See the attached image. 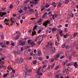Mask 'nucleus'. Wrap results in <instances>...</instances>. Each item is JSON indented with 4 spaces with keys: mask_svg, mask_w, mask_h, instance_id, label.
Segmentation results:
<instances>
[{
    "mask_svg": "<svg viewBox=\"0 0 78 78\" xmlns=\"http://www.w3.org/2000/svg\"><path fill=\"white\" fill-rule=\"evenodd\" d=\"M11 77L12 78H14V74L13 73H12L11 74Z\"/></svg>",
    "mask_w": 78,
    "mask_h": 78,
    "instance_id": "nucleus-37",
    "label": "nucleus"
},
{
    "mask_svg": "<svg viewBox=\"0 0 78 78\" xmlns=\"http://www.w3.org/2000/svg\"><path fill=\"white\" fill-rule=\"evenodd\" d=\"M22 12H23V10L22 9H21V10H20V11H19V13H20V14H21V13H22Z\"/></svg>",
    "mask_w": 78,
    "mask_h": 78,
    "instance_id": "nucleus-45",
    "label": "nucleus"
},
{
    "mask_svg": "<svg viewBox=\"0 0 78 78\" xmlns=\"http://www.w3.org/2000/svg\"><path fill=\"white\" fill-rule=\"evenodd\" d=\"M24 50V49H23V47H22L21 49V51H23Z\"/></svg>",
    "mask_w": 78,
    "mask_h": 78,
    "instance_id": "nucleus-63",
    "label": "nucleus"
},
{
    "mask_svg": "<svg viewBox=\"0 0 78 78\" xmlns=\"http://www.w3.org/2000/svg\"><path fill=\"white\" fill-rule=\"evenodd\" d=\"M46 66L45 65H44L42 67V68L41 69L42 71V72H45V69H46Z\"/></svg>",
    "mask_w": 78,
    "mask_h": 78,
    "instance_id": "nucleus-5",
    "label": "nucleus"
},
{
    "mask_svg": "<svg viewBox=\"0 0 78 78\" xmlns=\"http://www.w3.org/2000/svg\"><path fill=\"white\" fill-rule=\"evenodd\" d=\"M2 48H4V47H6V45H3L2 46Z\"/></svg>",
    "mask_w": 78,
    "mask_h": 78,
    "instance_id": "nucleus-64",
    "label": "nucleus"
},
{
    "mask_svg": "<svg viewBox=\"0 0 78 78\" xmlns=\"http://www.w3.org/2000/svg\"><path fill=\"white\" fill-rule=\"evenodd\" d=\"M38 38L37 37H36L35 39V41H36L38 40Z\"/></svg>",
    "mask_w": 78,
    "mask_h": 78,
    "instance_id": "nucleus-51",
    "label": "nucleus"
},
{
    "mask_svg": "<svg viewBox=\"0 0 78 78\" xmlns=\"http://www.w3.org/2000/svg\"><path fill=\"white\" fill-rule=\"evenodd\" d=\"M53 61H54V59L53 58H51L50 60V62H53Z\"/></svg>",
    "mask_w": 78,
    "mask_h": 78,
    "instance_id": "nucleus-53",
    "label": "nucleus"
},
{
    "mask_svg": "<svg viewBox=\"0 0 78 78\" xmlns=\"http://www.w3.org/2000/svg\"><path fill=\"white\" fill-rule=\"evenodd\" d=\"M50 5H49V4H47L45 6V8H48V7Z\"/></svg>",
    "mask_w": 78,
    "mask_h": 78,
    "instance_id": "nucleus-36",
    "label": "nucleus"
},
{
    "mask_svg": "<svg viewBox=\"0 0 78 78\" xmlns=\"http://www.w3.org/2000/svg\"><path fill=\"white\" fill-rule=\"evenodd\" d=\"M19 36L17 35L15 38V40H17V39H19Z\"/></svg>",
    "mask_w": 78,
    "mask_h": 78,
    "instance_id": "nucleus-26",
    "label": "nucleus"
},
{
    "mask_svg": "<svg viewBox=\"0 0 78 78\" xmlns=\"http://www.w3.org/2000/svg\"><path fill=\"white\" fill-rule=\"evenodd\" d=\"M59 54H57V55H56V57H55V58H59Z\"/></svg>",
    "mask_w": 78,
    "mask_h": 78,
    "instance_id": "nucleus-44",
    "label": "nucleus"
},
{
    "mask_svg": "<svg viewBox=\"0 0 78 78\" xmlns=\"http://www.w3.org/2000/svg\"><path fill=\"white\" fill-rule=\"evenodd\" d=\"M62 5V4L59 3L58 4V7H61V6Z\"/></svg>",
    "mask_w": 78,
    "mask_h": 78,
    "instance_id": "nucleus-50",
    "label": "nucleus"
},
{
    "mask_svg": "<svg viewBox=\"0 0 78 78\" xmlns=\"http://www.w3.org/2000/svg\"><path fill=\"white\" fill-rule=\"evenodd\" d=\"M38 59H39V60H40V61H42V60H43V59H42V58L41 57H39L38 58Z\"/></svg>",
    "mask_w": 78,
    "mask_h": 78,
    "instance_id": "nucleus-33",
    "label": "nucleus"
},
{
    "mask_svg": "<svg viewBox=\"0 0 78 78\" xmlns=\"http://www.w3.org/2000/svg\"><path fill=\"white\" fill-rule=\"evenodd\" d=\"M38 75H39V76H42L43 75V74H42V73H38Z\"/></svg>",
    "mask_w": 78,
    "mask_h": 78,
    "instance_id": "nucleus-43",
    "label": "nucleus"
},
{
    "mask_svg": "<svg viewBox=\"0 0 78 78\" xmlns=\"http://www.w3.org/2000/svg\"><path fill=\"white\" fill-rule=\"evenodd\" d=\"M64 58H65V56L63 55V56H62L60 57V59H63Z\"/></svg>",
    "mask_w": 78,
    "mask_h": 78,
    "instance_id": "nucleus-49",
    "label": "nucleus"
},
{
    "mask_svg": "<svg viewBox=\"0 0 78 78\" xmlns=\"http://www.w3.org/2000/svg\"><path fill=\"white\" fill-rule=\"evenodd\" d=\"M51 16H52V19H53V20H54L55 19V15L54 14H51Z\"/></svg>",
    "mask_w": 78,
    "mask_h": 78,
    "instance_id": "nucleus-29",
    "label": "nucleus"
},
{
    "mask_svg": "<svg viewBox=\"0 0 78 78\" xmlns=\"http://www.w3.org/2000/svg\"><path fill=\"white\" fill-rule=\"evenodd\" d=\"M64 31H65V32H66V33H67V28H65Z\"/></svg>",
    "mask_w": 78,
    "mask_h": 78,
    "instance_id": "nucleus-54",
    "label": "nucleus"
},
{
    "mask_svg": "<svg viewBox=\"0 0 78 78\" xmlns=\"http://www.w3.org/2000/svg\"><path fill=\"white\" fill-rule=\"evenodd\" d=\"M10 22H11V21L9 20H7L6 18L5 19L4 21V23H5V24H6V25H12V23L10 24Z\"/></svg>",
    "mask_w": 78,
    "mask_h": 78,
    "instance_id": "nucleus-1",
    "label": "nucleus"
},
{
    "mask_svg": "<svg viewBox=\"0 0 78 78\" xmlns=\"http://www.w3.org/2000/svg\"><path fill=\"white\" fill-rule=\"evenodd\" d=\"M42 22V19H41L40 20H39L37 22V23H41V22Z\"/></svg>",
    "mask_w": 78,
    "mask_h": 78,
    "instance_id": "nucleus-24",
    "label": "nucleus"
},
{
    "mask_svg": "<svg viewBox=\"0 0 78 78\" xmlns=\"http://www.w3.org/2000/svg\"><path fill=\"white\" fill-rule=\"evenodd\" d=\"M20 2V1H17L16 2V5H19V4Z\"/></svg>",
    "mask_w": 78,
    "mask_h": 78,
    "instance_id": "nucleus-58",
    "label": "nucleus"
},
{
    "mask_svg": "<svg viewBox=\"0 0 78 78\" xmlns=\"http://www.w3.org/2000/svg\"><path fill=\"white\" fill-rule=\"evenodd\" d=\"M41 51H39L38 52V56H40V55H41Z\"/></svg>",
    "mask_w": 78,
    "mask_h": 78,
    "instance_id": "nucleus-32",
    "label": "nucleus"
},
{
    "mask_svg": "<svg viewBox=\"0 0 78 78\" xmlns=\"http://www.w3.org/2000/svg\"><path fill=\"white\" fill-rule=\"evenodd\" d=\"M77 34H78V33L77 32L75 33L74 34V37H76V36H77Z\"/></svg>",
    "mask_w": 78,
    "mask_h": 78,
    "instance_id": "nucleus-30",
    "label": "nucleus"
},
{
    "mask_svg": "<svg viewBox=\"0 0 78 78\" xmlns=\"http://www.w3.org/2000/svg\"><path fill=\"white\" fill-rule=\"evenodd\" d=\"M37 26L36 25L34 27V28L33 29V31H34L35 30H36V29L37 28Z\"/></svg>",
    "mask_w": 78,
    "mask_h": 78,
    "instance_id": "nucleus-25",
    "label": "nucleus"
},
{
    "mask_svg": "<svg viewBox=\"0 0 78 78\" xmlns=\"http://www.w3.org/2000/svg\"><path fill=\"white\" fill-rule=\"evenodd\" d=\"M69 36V34H66L63 35V37L64 38H67L68 37V36Z\"/></svg>",
    "mask_w": 78,
    "mask_h": 78,
    "instance_id": "nucleus-20",
    "label": "nucleus"
},
{
    "mask_svg": "<svg viewBox=\"0 0 78 78\" xmlns=\"http://www.w3.org/2000/svg\"><path fill=\"white\" fill-rule=\"evenodd\" d=\"M11 69V66H9L7 67L8 70H10V69Z\"/></svg>",
    "mask_w": 78,
    "mask_h": 78,
    "instance_id": "nucleus-47",
    "label": "nucleus"
},
{
    "mask_svg": "<svg viewBox=\"0 0 78 78\" xmlns=\"http://www.w3.org/2000/svg\"><path fill=\"white\" fill-rule=\"evenodd\" d=\"M28 2H30V1L29 0H27L24 3H28Z\"/></svg>",
    "mask_w": 78,
    "mask_h": 78,
    "instance_id": "nucleus-34",
    "label": "nucleus"
},
{
    "mask_svg": "<svg viewBox=\"0 0 78 78\" xmlns=\"http://www.w3.org/2000/svg\"><path fill=\"white\" fill-rule=\"evenodd\" d=\"M20 45H21V46H23V45H24L25 44V41H23V42L21 43H20Z\"/></svg>",
    "mask_w": 78,
    "mask_h": 78,
    "instance_id": "nucleus-19",
    "label": "nucleus"
},
{
    "mask_svg": "<svg viewBox=\"0 0 78 78\" xmlns=\"http://www.w3.org/2000/svg\"><path fill=\"white\" fill-rule=\"evenodd\" d=\"M51 21V20H47L46 21V22H47V23H50V21Z\"/></svg>",
    "mask_w": 78,
    "mask_h": 78,
    "instance_id": "nucleus-57",
    "label": "nucleus"
},
{
    "mask_svg": "<svg viewBox=\"0 0 78 78\" xmlns=\"http://www.w3.org/2000/svg\"><path fill=\"white\" fill-rule=\"evenodd\" d=\"M48 45L51 47H50L51 48H53V47L54 46V44L53 43H50L49 44V42L48 43Z\"/></svg>",
    "mask_w": 78,
    "mask_h": 78,
    "instance_id": "nucleus-8",
    "label": "nucleus"
},
{
    "mask_svg": "<svg viewBox=\"0 0 78 78\" xmlns=\"http://www.w3.org/2000/svg\"><path fill=\"white\" fill-rule=\"evenodd\" d=\"M42 68V67L40 68L37 70V71L36 72V73L37 74H39V73H41V71L40 70Z\"/></svg>",
    "mask_w": 78,
    "mask_h": 78,
    "instance_id": "nucleus-10",
    "label": "nucleus"
},
{
    "mask_svg": "<svg viewBox=\"0 0 78 78\" xmlns=\"http://www.w3.org/2000/svg\"><path fill=\"white\" fill-rule=\"evenodd\" d=\"M76 41H74L73 43V45L74 47L76 45Z\"/></svg>",
    "mask_w": 78,
    "mask_h": 78,
    "instance_id": "nucleus-52",
    "label": "nucleus"
},
{
    "mask_svg": "<svg viewBox=\"0 0 78 78\" xmlns=\"http://www.w3.org/2000/svg\"><path fill=\"white\" fill-rule=\"evenodd\" d=\"M2 15H3V16H5L6 14H7V13L5 12H2Z\"/></svg>",
    "mask_w": 78,
    "mask_h": 78,
    "instance_id": "nucleus-40",
    "label": "nucleus"
},
{
    "mask_svg": "<svg viewBox=\"0 0 78 78\" xmlns=\"http://www.w3.org/2000/svg\"><path fill=\"white\" fill-rule=\"evenodd\" d=\"M41 31H42V30H41L40 29L38 31V34H39V33H41Z\"/></svg>",
    "mask_w": 78,
    "mask_h": 78,
    "instance_id": "nucleus-55",
    "label": "nucleus"
},
{
    "mask_svg": "<svg viewBox=\"0 0 78 78\" xmlns=\"http://www.w3.org/2000/svg\"><path fill=\"white\" fill-rule=\"evenodd\" d=\"M54 16L55 18H57V17H58V14H55Z\"/></svg>",
    "mask_w": 78,
    "mask_h": 78,
    "instance_id": "nucleus-60",
    "label": "nucleus"
},
{
    "mask_svg": "<svg viewBox=\"0 0 78 78\" xmlns=\"http://www.w3.org/2000/svg\"><path fill=\"white\" fill-rule=\"evenodd\" d=\"M27 75L29 76L30 75L28 73H27V71H25L23 74L24 77L25 78H27Z\"/></svg>",
    "mask_w": 78,
    "mask_h": 78,
    "instance_id": "nucleus-3",
    "label": "nucleus"
},
{
    "mask_svg": "<svg viewBox=\"0 0 78 78\" xmlns=\"http://www.w3.org/2000/svg\"><path fill=\"white\" fill-rule=\"evenodd\" d=\"M43 25H44V26H45V27H47V25H48V23L46 21L44 23H43Z\"/></svg>",
    "mask_w": 78,
    "mask_h": 78,
    "instance_id": "nucleus-14",
    "label": "nucleus"
},
{
    "mask_svg": "<svg viewBox=\"0 0 78 78\" xmlns=\"http://www.w3.org/2000/svg\"><path fill=\"white\" fill-rule=\"evenodd\" d=\"M14 19L13 18H11L10 19L11 21V22L12 23H14V21H13V20H12L13 19Z\"/></svg>",
    "mask_w": 78,
    "mask_h": 78,
    "instance_id": "nucleus-42",
    "label": "nucleus"
},
{
    "mask_svg": "<svg viewBox=\"0 0 78 78\" xmlns=\"http://www.w3.org/2000/svg\"><path fill=\"white\" fill-rule=\"evenodd\" d=\"M19 61V58H17L15 61V63H17V62H18Z\"/></svg>",
    "mask_w": 78,
    "mask_h": 78,
    "instance_id": "nucleus-35",
    "label": "nucleus"
},
{
    "mask_svg": "<svg viewBox=\"0 0 78 78\" xmlns=\"http://www.w3.org/2000/svg\"><path fill=\"white\" fill-rule=\"evenodd\" d=\"M26 71L27 73H28V74H29V73H30V72H32V70H31V69H29L28 70L26 68Z\"/></svg>",
    "mask_w": 78,
    "mask_h": 78,
    "instance_id": "nucleus-9",
    "label": "nucleus"
},
{
    "mask_svg": "<svg viewBox=\"0 0 78 78\" xmlns=\"http://www.w3.org/2000/svg\"><path fill=\"white\" fill-rule=\"evenodd\" d=\"M32 35L33 36H34L36 34V30H33L32 33Z\"/></svg>",
    "mask_w": 78,
    "mask_h": 78,
    "instance_id": "nucleus-22",
    "label": "nucleus"
},
{
    "mask_svg": "<svg viewBox=\"0 0 78 78\" xmlns=\"http://www.w3.org/2000/svg\"><path fill=\"white\" fill-rule=\"evenodd\" d=\"M16 33L17 34V36H20V32L19 31H16Z\"/></svg>",
    "mask_w": 78,
    "mask_h": 78,
    "instance_id": "nucleus-23",
    "label": "nucleus"
},
{
    "mask_svg": "<svg viewBox=\"0 0 78 78\" xmlns=\"http://www.w3.org/2000/svg\"><path fill=\"white\" fill-rule=\"evenodd\" d=\"M52 75V73L51 72H49L48 74H47V76H50Z\"/></svg>",
    "mask_w": 78,
    "mask_h": 78,
    "instance_id": "nucleus-17",
    "label": "nucleus"
},
{
    "mask_svg": "<svg viewBox=\"0 0 78 78\" xmlns=\"http://www.w3.org/2000/svg\"><path fill=\"white\" fill-rule=\"evenodd\" d=\"M69 0H65V4H67V3H69Z\"/></svg>",
    "mask_w": 78,
    "mask_h": 78,
    "instance_id": "nucleus-28",
    "label": "nucleus"
},
{
    "mask_svg": "<svg viewBox=\"0 0 78 78\" xmlns=\"http://www.w3.org/2000/svg\"><path fill=\"white\" fill-rule=\"evenodd\" d=\"M46 15H48V12H45L44 13V14L42 15V17L43 18H45V17H46Z\"/></svg>",
    "mask_w": 78,
    "mask_h": 78,
    "instance_id": "nucleus-12",
    "label": "nucleus"
},
{
    "mask_svg": "<svg viewBox=\"0 0 78 78\" xmlns=\"http://www.w3.org/2000/svg\"><path fill=\"white\" fill-rule=\"evenodd\" d=\"M39 0H33V5H36L38 3L39 1Z\"/></svg>",
    "mask_w": 78,
    "mask_h": 78,
    "instance_id": "nucleus-4",
    "label": "nucleus"
},
{
    "mask_svg": "<svg viewBox=\"0 0 78 78\" xmlns=\"http://www.w3.org/2000/svg\"><path fill=\"white\" fill-rule=\"evenodd\" d=\"M11 45H12V46H14L15 45V44H14V43H12L11 44Z\"/></svg>",
    "mask_w": 78,
    "mask_h": 78,
    "instance_id": "nucleus-62",
    "label": "nucleus"
},
{
    "mask_svg": "<svg viewBox=\"0 0 78 78\" xmlns=\"http://www.w3.org/2000/svg\"><path fill=\"white\" fill-rule=\"evenodd\" d=\"M38 57V56H37V54H34V59H37V58Z\"/></svg>",
    "mask_w": 78,
    "mask_h": 78,
    "instance_id": "nucleus-21",
    "label": "nucleus"
},
{
    "mask_svg": "<svg viewBox=\"0 0 78 78\" xmlns=\"http://www.w3.org/2000/svg\"><path fill=\"white\" fill-rule=\"evenodd\" d=\"M69 52L68 51H66V56H68V55H69Z\"/></svg>",
    "mask_w": 78,
    "mask_h": 78,
    "instance_id": "nucleus-31",
    "label": "nucleus"
},
{
    "mask_svg": "<svg viewBox=\"0 0 78 78\" xmlns=\"http://www.w3.org/2000/svg\"><path fill=\"white\" fill-rule=\"evenodd\" d=\"M23 61V59L22 58L20 57V64H22Z\"/></svg>",
    "mask_w": 78,
    "mask_h": 78,
    "instance_id": "nucleus-13",
    "label": "nucleus"
},
{
    "mask_svg": "<svg viewBox=\"0 0 78 78\" xmlns=\"http://www.w3.org/2000/svg\"><path fill=\"white\" fill-rule=\"evenodd\" d=\"M56 28H53L52 29V32H53V31H56Z\"/></svg>",
    "mask_w": 78,
    "mask_h": 78,
    "instance_id": "nucleus-39",
    "label": "nucleus"
},
{
    "mask_svg": "<svg viewBox=\"0 0 78 78\" xmlns=\"http://www.w3.org/2000/svg\"><path fill=\"white\" fill-rule=\"evenodd\" d=\"M66 49H68V51L70 52L72 50V47L69 45L66 46Z\"/></svg>",
    "mask_w": 78,
    "mask_h": 78,
    "instance_id": "nucleus-2",
    "label": "nucleus"
},
{
    "mask_svg": "<svg viewBox=\"0 0 78 78\" xmlns=\"http://www.w3.org/2000/svg\"><path fill=\"white\" fill-rule=\"evenodd\" d=\"M62 32H63V30H61L59 32L60 36L62 37L64 36V33H62Z\"/></svg>",
    "mask_w": 78,
    "mask_h": 78,
    "instance_id": "nucleus-6",
    "label": "nucleus"
},
{
    "mask_svg": "<svg viewBox=\"0 0 78 78\" xmlns=\"http://www.w3.org/2000/svg\"><path fill=\"white\" fill-rule=\"evenodd\" d=\"M12 72L13 73H15L16 72V71L14 69H12Z\"/></svg>",
    "mask_w": 78,
    "mask_h": 78,
    "instance_id": "nucleus-61",
    "label": "nucleus"
},
{
    "mask_svg": "<svg viewBox=\"0 0 78 78\" xmlns=\"http://www.w3.org/2000/svg\"><path fill=\"white\" fill-rule=\"evenodd\" d=\"M36 44L34 43V42H31L30 43V44L31 45V47H33L34 45H35V44Z\"/></svg>",
    "mask_w": 78,
    "mask_h": 78,
    "instance_id": "nucleus-11",
    "label": "nucleus"
},
{
    "mask_svg": "<svg viewBox=\"0 0 78 78\" xmlns=\"http://www.w3.org/2000/svg\"><path fill=\"white\" fill-rule=\"evenodd\" d=\"M67 62H68V60H66L65 62H63L62 63V65L64 66Z\"/></svg>",
    "mask_w": 78,
    "mask_h": 78,
    "instance_id": "nucleus-16",
    "label": "nucleus"
},
{
    "mask_svg": "<svg viewBox=\"0 0 78 78\" xmlns=\"http://www.w3.org/2000/svg\"><path fill=\"white\" fill-rule=\"evenodd\" d=\"M1 39H4V35L2 34L1 35Z\"/></svg>",
    "mask_w": 78,
    "mask_h": 78,
    "instance_id": "nucleus-27",
    "label": "nucleus"
},
{
    "mask_svg": "<svg viewBox=\"0 0 78 78\" xmlns=\"http://www.w3.org/2000/svg\"><path fill=\"white\" fill-rule=\"evenodd\" d=\"M41 42H42V41H41L38 42V44H41Z\"/></svg>",
    "mask_w": 78,
    "mask_h": 78,
    "instance_id": "nucleus-59",
    "label": "nucleus"
},
{
    "mask_svg": "<svg viewBox=\"0 0 78 78\" xmlns=\"http://www.w3.org/2000/svg\"><path fill=\"white\" fill-rule=\"evenodd\" d=\"M67 73V69L64 68L63 69V73Z\"/></svg>",
    "mask_w": 78,
    "mask_h": 78,
    "instance_id": "nucleus-15",
    "label": "nucleus"
},
{
    "mask_svg": "<svg viewBox=\"0 0 78 78\" xmlns=\"http://www.w3.org/2000/svg\"><path fill=\"white\" fill-rule=\"evenodd\" d=\"M37 60H35L33 62V64H36L37 63Z\"/></svg>",
    "mask_w": 78,
    "mask_h": 78,
    "instance_id": "nucleus-38",
    "label": "nucleus"
},
{
    "mask_svg": "<svg viewBox=\"0 0 78 78\" xmlns=\"http://www.w3.org/2000/svg\"><path fill=\"white\" fill-rule=\"evenodd\" d=\"M27 51L29 52H31V49L30 48H29V49H28Z\"/></svg>",
    "mask_w": 78,
    "mask_h": 78,
    "instance_id": "nucleus-56",
    "label": "nucleus"
},
{
    "mask_svg": "<svg viewBox=\"0 0 78 78\" xmlns=\"http://www.w3.org/2000/svg\"><path fill=\"white\" fill-rule=\"evenodd\" d=\"M31 40H28V41H27V43L28 44H30V43L31 42Z\"/></svg>",
    "mask_w": 78,
    "mask_h": 78,
    "instance_id": "nucleus-48",
    "label": "nucleus"
},
{
    "mask_svg": "<svg viewBox=\"0 0 78 78\" xmlns=\"http://www.w3.org/2000/svg\"><path fill=\"white\" fill-rule=\"evenodd\" d=\"M29 11L30 12H34V10H33V9H31L29 10Z\"/></svg>",
    "mask_w": 78,
    "mask_h": 78,
    "instance_id": "nucleus-46",
    "label": "nucleus"
},
{
    "mask_svg": "<svg viewBox=\"0 0 78 78\" xmlns=\"http://www.w3.org/2000/svg\"><path fill=\"white\" fill-rule=\"evenodd\" d=\"M74 66L76 68H78V64L77 62H75L74 63Z\"/></svg>",
    "mask_w": 78,
    "mask_h": 78,
    "instance_id": "nucleus-18",
    "label": "nucleus"
},
{
    "mask_svg": "<svg viewBox=\"0 0 78 78\" xmlns=\"http://www.w3.org/2000/svg\"><path fill=\"white\" fill-rule=\"evenodd\" d=\"M55 63H53L51 66V69H53L54 67V66H55Z\"/></svg>",
    "mask_w": 78,
    "mask_h": 78,
    "instance_id": "nucleus-41",
    "label": "nucleus"
},
{
    "mask_svg": "<svg viewBox=\"0 0 78 78\" xmlns=\"http://www.w3.org/2000/svg\"><path fill=\"white\" fill-rule=\"evenodd\" d=\"M15 53L16 55H20L21 54V51L20 50H17V52H15Z\"/></svg>",
    "mask_w": 78,
    "mask_h": 78,
    "instance_id": "nucleus-7",
    "label": "nucleus"
}]
</instances>
